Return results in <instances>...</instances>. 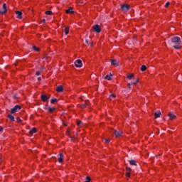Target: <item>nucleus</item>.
<instances>
[{
    "label": "nucleus",
    "instance_id": "22",
    "mask_svg": "<svg viewBox=\"0 0 182 182\" xmlns=\"http://www.w3.org/2000/svg\"><path fill=\"white\" fill-rule=\"evenodd\" d=\"M86 106H87V103L80 105L81 109H86Z\"/></svg>",
    "mask_w": 182,
    "mask_h": 182
},
{
    "label": "nucleus",
    "instance_id": "11",
    "mask_svg": "<svg viewBox=\"0 0 182 182\" xmlns=\"http://www.w3.org/2000/svg\"><path fill=\"white\" fill-rule=\"evenodd\" d=\"M16 14H17V18H18V19H22V13L19 11H16Z\"/></svg>",
    "mask_w": 182,
    "mask_h": 182
},
{
    "label": "nucleus",
    "instance_id": "34",
    "mask_svg": "<svg viewBox=\"0 0 182 182\" xmlns=\"http://www.w3.org/2000/svg\"><path fill=\"white\" fill-rule=\"evenodd\" d=\"M125 176H126L127 177H130V172H127L126 174H125Z\"/></svg>",
    "mask_w": 182,
    "mask_h": 182
},
{
    "label": "nucleus",
    "instance_id": "27",
    "mask_svg": "<svg viewBox=\"0 0 182 182\" xmlns=\"http://www.w3.org/2000/svg\"><path fill=\"white\" fill-rule=\"evenodd\" d=\"M105 79H107V80H112V77H110L109 75H106L105 77Z\"/></svg>",
    "mask_w": 182,
    "mask_h": 182
},
{
    "label": "nucleus",
    "instance_id": "50",
    "mask_svg": "<svg viewBox=\"0 0 182 182\" xmlns=\"http://www.w3.org/2000/svg\"><path fill=\"white\" fill-rule=\"evenodd\" d=\"M1 161H2V159H1V158H0V164H1Z\"/></svg>",
    "mask_w": 182,
    "mask_h": 182
},
{
    "label": "nucleus",
    "instance_id": "46",
    "mask_svg": "<svg viewBox=\"0 0 182 182\" xmlns=\"http://www.w3.org/2000/svg\"><path fill=\"white\" fill-rule=\"evenodd\" d=\"M85 43H89V40H86V41H85Z\"/></svg>",
    "mask_w": 182,
    "mask_h": 182
},
{
    "label": "nucleus",
    "instance_id": "18",
    "mask_svg": "<svg viewBox=\"0 0 182 182\" xmlns=\"http://www.w3.org/2000/svg\"><path fill=\"white\" fill-rule=\"evenodd\" d=\"M30 134H35L36 133V128H33L29 132Z\"/></svg>",
    "mask_w": 182,
    "mask_h": 182
},
{
    "label": "nucleus",
    "instance_id": "23",
    "mask_svg": "<svg viewBox=\"0 0 182 182\" xmlns=\"http://www.w3.org/2000/svg\"><path fill=\"white\" fill-rule=\"evenodd\" d=\"M53 110H55V107H48V112H50V113H52V112H53Z\"/></svg>",
    "mask_w": 182,
    "mask_h": 182
},
{
    "label": "nucleus",
    "instance_id": "49",
    "mask_svg": "<svg viewBox=\"0 0 182 182\" xmlns=\"http://www.w3.org/2000/svg\"><path fill=\"white\" fill-rule=\"evenodd\" d=\"M14 99H16V95H14Z\"/></svg>",
    "mask_w": 182,
    "mask_h": 182
},
{
    "label": "nucleus",
    "instance_id": "33",
    "mask_svg": "<svg viewBox=\"0 0 182 182\" xmlns=\"http://www.w3.org/2000/svg\"><path fill=\"white\" fill-rule=\"evenodd\" d=\"M133 85H136V83H139V80H136L134 82H132Z\"/></svg>",
    "mask_w": 182,
    "mask_h": 182
},
{
    "label": "nucleus",
    "instance_id": "25",
    "mask_svg": "<svg viewBox=\"0 0 182 182\" xmlns=\"http://www.w3.org/2000/svg\"><path fill=\"white\" fill-rule=\"evenodd\" d=\"M50 102L52 104L56 103V102H58V99H56V98L52 99L50 100Z\"/></svg>",
    "mask_w": 182,
    "mask_h": 182
},
{
    "label": "nucleus",
    "instance_id": "36",
    "mask_svg": "<svg viewBox=\"0 0 182 182\" xmlns=\"http://www.w3.org/2000/svg\"><path fill=\"white\" fill-rule=\"evenodd\" d=\"M126 170L127 171H132V168H130V167H127Z\"/></svg>",
    "mask_w": 182,
    "mask_h": 182
},
{
    "label": "nucleus",
    "instance_id": "26",
    "mask_svg": "<svg viewBox=\"0 0 182 182\" xmlns=\"http://www.w3.org/2000/svg\"><path fill=\"white\" fill-rule=\"evenodd\" d=\"M33 50H35L36 52H39V48H38L36 46H33Z\"/></svg>",
    "mask_w": 182,
    "mask_h": 182
},
{
    "label": "nucleus",
    "instance_id": "40",
    "mask_svg": "<svg viewBox=\"0 0 182 182\" xmlns=\"http://www.w3.org/2000/svg\"><path fill=\"white\" fill-rule=\"evenodd\" d=\"M2 132H4V128L1 127L0 128V133H2Z\"/></svg>",
    "mask_w": 182,
    "mask_h": 182
},
{
    "label": "nucleus",
    "instance_id": "29",
    "mask_svg": "<svg viewBox=\"0 0 182 182\" xmlns=\"http://www.w3.org/2000/svg\"><path fill=\"white\" fill-rule=\"evenodd\" d=\"M90 180H92V179L90 178V177L87 176V177H86V181H85V182H90Z\"/></svg>",
    "mask_w": 182,
    "mask_h": 182
},
{
    "label": "nucleus",
    "instance_id": "20",
    "mask_svg": "<svg viewBox=\"0 0 182 182\" xmlns=\"http://www.w3.org/2000/svg\"><path fill=\"white\" fill-rule=\"evenodd\" d=\"M127 79H129V80H131V79H133V77H134V74H129L127 76Z\"/></svg>",
    "mask_w": 182,
    "mask_h": 182
},
{
    "label": "nucleus",
    "instance_id": "13",
    "mask_svg": "<svg viewBox=\"0 0 182 182\" xmlns=\"http://www.w3.org/2000/svg\"><path fill=\"white\" fill-rule=\"evenodd\" d=\"M65 13L72 14H75V11H73V9L70 8V9L66 10Z\"/></svg>",
    "mask_w": 182,
    "mask_h": 182
},
{
    "label": "nucleus",
    "instance_id": "9",
    "mask_svg": "<svg viewBox=\"0 0 182 182\" xmlns=\"http://www.w3.org/2000/svg\"><path fill=\"white\" fill-rule=\"evenodd\" d=\"M111 65H112L113 66H119V62H117V60H111Z\"/></svg>",
    "mask_w": 182,
    "mask_h": 182
},
{
    "label": "nucleus",
    "instance_id": "37",
    "mask_svg": "<svg viewBox=\"0 0 182 182\" xmlns=\"http://www.w3.org/2000/svg\"><path fill=\"white\" fill-rule=\"evenodd\" d=\"M105 143H110V139H105Z\"/></svg>",
    "mask_w": 182,
    "mask_h": 182
},
{
    "label": "nucleus",
    "instance_id": "24",
    "mask_svg": "<svg viewBox=\"0 0 182 182\" xmlns=\"http://www.w3.org/2000/svg\"><path fill=\"white\" fill-rule=\"evenodd\" d=\"M52 14H53V12H52V11H46V15H52Z\"/></svg>",
    "mask_w": 182,
    "mask_h": 182
},
{
    "label": "nucleus",
    "instance_id": "45",
    "mask_svg": "<svg viewBox=\"0 0 182 182\" xmlns=\"http://www.w3.org/2000/svg\"><path fill=\"white\" fill-rule=\"evenodd\" d=\"M41 80V78L40 77H38V78H37V80Z\"/></svg>",
    "mask_w": 182,
    "mask_h": 182
},
{
    "label": "nucleus",
    "instance_id": "48",
    "mask_svg": "<svg viewBox=\"0 0 182 182\" xmlns=\"http://www.w3.org/2000/svg\"><path fill=\"white\" fill-rule=\"evenodd\" d=\"M129 89L131 90L132 89V86L129 85Z\"/></svg>",
    "mask_w": 182,
    "mask_h": 182
},
{
    "label": "nucleus",
    "instance_id": "4",
    "mask_svg": "<svg viewBox=\"0 0 182 182\" xmlns=\"http://www.w3.org/2000/svg\"><path fill=\"white\" fill-rule=\"evenodd\" d=\"M92 28L95 32H97V33H100V32H102V29L100 28V26H99V24L93 26Z\"/></svg>",
    "mask_w": 182,
    "mask_h": 182
},
{
    "label": "nucleus",
    "instance_id": "17",
    "mask_svg": "<svg viewBox=\"0 0 182 182\" xmlns=\"http://www.w3.org/2000/svg\"><path fill=\"white\" fill-rule=\"evenodd\" d=\"M129 164H131V166H137V164H136V161L134 160H129Z\"/></svg>",
    "mask_w": 182,
    "mask_h": 182
},
{
    "label": "nucleus",
    "instance_id": "30",
    "mask_svg": "<svg viewBox=\"0 0 182 182\" xmlns=\"http://www.w3.org/2000/svg\"><path fill=\"white\" fill-rule=\"evenodd\" d=\"M16 120H17V122H22V119H21V118L20 117H17L16 118Z\"/></svg>",
    "mask_w": 182,
    "mask_h": 182
},
{
    "label": "nucleus",
    "instance_id": "16",
    "mask_svg": "<svg viewBox=\"0 0 182 182\" xmlns=\"http://www.w3.org/2000/svg\"><path fill=\"white\" fill-rule=\"evenodd\" d=\"M154 115L156 117V119H157V118L160 117V116H161V112L160 111H159L157 112H155Z\"/></svg>",
    "mask_w": 182,
    "mask_h": 182
},
{
    "label": "nucleus",
    "instance_id": "10",
    "mask_svg": "<svg viewBox=\"0 0 182 182\" xmlns=\"http://www.w3.org/2000/svg\"><path fill=\"white\" fill-rule=\"evenodd\" d=\"M56 91L58 92V93L63 92V86L59 85L58 87H57Z\"/></svg>",
    "mask_w": 182,
    "mask_h": 182
},
{
    "label": "nucleus",
    "instance_id": "2",
    "mask_svg": "<svg viewBox=\"0 0 182 182\" xmlns=\"http://www.w3.org/2000/svg\"><path fill=\"white\" fill-rule=\"evenodd\" d=\"M22 107L20 105H16L14 108H11L10 110L11 114H14V113H17V112H19Z\"/></svg>",
    "mask_w": 182,
    "mask_h": 182
},
{
    "label": "nucleus",
    "instance_id": "41",
    "mask_svg": "<svg viewBox=\"0 0 182 182\" xmlns=\"http://www.w3.org/2000/svg\"><path fill=\"white\" fill-rule=\"evenodd\" d=\"M67 135H68V136H70V132L67 131Z\"/></svg>",
    "mask_w": 182,
    "mask_h": 182
},
{
    "label": "nucleus",
    "instance_id": "44",
    "mask_svg": "<svg viewBox=\"0 0 182 182\" xmlns=\"http://www.w3.org/2000/svg\"><path fill=\"white\" fill-rule=\"evenodd\" d=\"M71 140L73 141L75 140V137L71 136Z\"/></svg>",
    "mask_w": 182,
    "mask_h": 182
},
{
    "label": "nucleus",
    "instance_id": "3",
    "mask_svg": "<svg viewBox=\"0 0 182 182\" xmlns=\"http://www.w3.org/2000/svg\"><path fill=\"white\" fill-rule=\"evenodd\" d=\"M121 9L124 12H128V11L130 9V6H129V4H122L121 6Z\"/></svg>",
    "mask_w": 182,
    "mask_h": 182
},
{
    "label": "nucleus",
    "instance_id": "32",
    "mask_svg": "<svg viewBox=\"0 0 182 182\" xmlns=\"http://www.w3.org/2000/svg\"><path fill=\"white\" fill-rule=\"evenodd\" d=\"M170 6V2H167L165 5V8H168Z\"/></svg>",
    "mask_w": 182,
    "mask_h": 182
},
{
    "label": "nucleus",
    "instance_id": "19",
    "mask_svg": "<svg viewBox=\"0 0 182 182\" xmlns=\"http://www.w3.org/2000/svg\"><path fill=\"white\" fill-rule=\"evenodd\" d=\"M64 31H65V35H68V33H69V27L65 26Z\"/></svg>",
    "mask_w": 182,
    "mask_h": 182
},
{
    "label": "nucleus",
    "instance_id": "51",
    "mask_svg": "<svg viewBox=\"0 0 182 182\" xmlns=\"http://www.w3.org/2000/svg\"><path fill=\"white\" fill-rule=\"evenodd\" d=\"M90 45H91V46H93V43H91V44H90Z\"/></svg>",
    "mask_w": 182,
    "mask_h": 182
},
{
    "label": "nucleus",
    "instance_id": "14",
    "mask_svg": "<svg viewBox=\"0 0 182 182\" xmlns=\"http://www.w3.org/2000/svg\"><path fill=\"white\" fill-rule=\"evenodd\" d=\"M8 119L11 120V122H15V117H14L12 114H9L7 116Z\"/></svg>",
    "mask_w": 182,
    "mask_h": 182
},
{
    "label": "nucleus",
    "instance_id": "47",
    "mask_svg": "<svg viewBox=\"0 0 182 182\" xmlns=\"http://www.w3.org/2000/svg\"><path fill=\"white\" fill-rule=\"evenodd\" d=\"M43 69H45V68L41 67V70L42 71V70H43Z\"/></svg>",
    "mask_w": 182,
    "mask_h": 182
},
{
    "label": "nucleus",
    "instance_id": "35",
    "mask_svg": "<svg viewBox=\"0 0 182 182\" xmlns=\"http://www.w3.org/2000/svg\"><path fill=\"white\" fill-rule=\"evenodd\" d=\"M77 124L78 126H80V124H82V121H77Z\"/></svg>",
    "mask_w": 182,
    "mask_h": 182
},
{
    "label": "nucleus",
    "instance_id": "38",
    "mask_svg": "<svg viewBox=\"0 0 182 182\" xmlns=\"http://www.w3.org/2000/svg\"><path fill=\"white\" fill-rule=\"evenodd\" d=\"M110 97H114H114H116V95H114V94H111V95H110Z\"/></svg>",
    "mask_w": 182,
    "mask_h": 182
},
{
    "label": "nucleus",
    "instance_id": "52",
    "mask_svg": "<svg viewBox=\"0 0 182 182\" xmlns=\"http://www.w3.org/2000/svg\"><path fill=\"white\" fill-rule=\"evenodd\" d=\"M64 126H68V124H64Z\"/></svg>",
    "mask_w": 182,
    "mask_h": 182
},
{
    "label": "nucleus",
    "instance_id": "43",
    "mask_svg": "<svg viewBox=\"0 0 182 182\" xmlns=\"http://www.w3.org/2000/svg\"><path fill=\"white\" fill-rule=\"evenodd\" d=\"M132 85H134L133 82H129V83H128V85H129V86H132Z\"/></svg>",
    "mask_w": 182,
    "mask_h": 182
},
{
    "label": "nucleus",
    "instance_id": "5",
    "mask_svg": "<svg viewBox=\"0 0 182 182\" xmlns=\"http://www.w3.org/2000/svg\"><path fill=\"white\" fill-rule=\"evenodd\" d=\"M75 66L76 68H82V66H83V64L82 63V60H77L75 62Z\"/></svg>",
    "mask_w": 182,
    "mask_h": 182
},
{
    "label": "nucleus",
    "instance_id": "12",
    "mask_svg": "<svg viewBox=\"0 0 182 182\" xmlns=\"http://www.w3.org/2000/svg\"><path fill=\"white\" fill-rule=\"evenodd\" d=\"M63 161V154H59L58 162L62 163Z\"/></svg>",
    "mask_w": 182,
    "mask_h": 182
},
{
    "label": "nucleus",
    "instance_id": "31",
    "mask_svg": "<svg viewBox=\"0 0 182 182\" xmlns=\"http://www.w3.org/2000/svg\"><path fill=\"white\" fill-rule=\"evenodd\" d=\"M36 76H40L41 75V71H37L36 73Z\"/></svg>",
    "mask_w": 182,
    "mask_h": 182
},
{
    "label": "nucleus",
    "instance_id": "15",
    "mask_svg": "<svg viewBox=\"0 0 182 182\" xmlns=\"http://www.w3.org/2000/svg\"><path fill=\"white\" fill-rule=\"evenodd\" d=\"M3 9H4L3 14H6L8 9H6V4L5 3L3 4Z\"/></svg>",
    "mask_w": 182,
    "mask_h": 182
},
{
    "label": "nucleus",
    "instance_id": "39",
    "mask_svg": "<svg viewBox=\"0 0 182 182\" xmlns=\"http://www.w3.org/2000/svg\"><path fill=\"white\" fill-rule=\"evenodd\" d=\"M4 14H5V13H4V11L0 10V15H4Z\"/></svg>",
    "mask_w": 182,
    "mask_h": 182
},
{
    "label": "nucleus",
    "instance_id": "21",
    "mask_svg": "<svg viewBox=\"0 0 182 182\" xmlns=\"http://www.w3.org/2000/svg\"><path fill=\"white\" fill-rule=\"evenodd\" d=\"M146 69H147V67H146V65H142L141 67V72H144L146 70Z\"/></svg>",
    "mask_w": 182,
    "mask_h": 182
},
{
    "label": "nucleus",
    "instance_id": "42",
    "mask_svg": "<svg viewBox=\"0 0 182 182\" xmlns=\"http://www.w3.org/2000/svg\"><path fill=\"white\" fill-rule=\"evenodd\" d=\"M42 22H43V23H45V22H46V19L43 18V19L42 20Z\"/></svg>",
    "mask_w": 182,
    "mask_h": 182
},
{
    "label": "nucleus",
    "instance_id": "6",
    "mask_svg": "<svg viewBox=\"0 0 182 182\" xmlns=\"http://www.w3.org/2000/svg\"><path fill=\"white\" fill-rule=\"evenodd\" d=\"M168 116L170 120H174V119H176V114H174L173 112H169Z\"/></svg>",
    "mask_w": 182,
    "mask_h": 182
},
{
    "label": "nucleus",
    "instance_id": "8",
    "mask_svg": "<svg viewBox=\"0 0 182 182\" xmlns=\"http://www.w3.org/2000/svg\"><path fill=\"white\" fill-rule=\"evenodd\" d=\"M114 134L115 137H120V136H122V134H123V132L115 130L114 132Z\"/></svg>",
    "mask_w": 182,
    "mask_h": 182
},
{
    "label": "nucleus",
    "instance_id": "7",
    "mask_svg": "<svg viewBox=\"0 0 182 182\" xmlns=\"http://www.w3.org/2000/svg\"><path fill=\"white\" fill-rule=\"evenodd\" d=\"M41 99L43 102H48L49 100V97L45 95H41Z\"/></svg>",
    "mask_w": 182,
    "mask_h": 182
},
{
    "label": "nucleus",
    "instance_id": "28",
    "mask_svg": "<svg viewBox=\"0 0 182 182\" xmlns=\"http://www.w3.org/2000/svg\"><path fill=\"white\" fill-rule=\"evenodd\" d=\"M173 48L174 49H181V47L180 46V45H176L173 46Z\"/></svg>",
    "mask_w": 182,
    "mask_h": 182
},
{
    "label": "nucleus",
    "instance_id": "1",
    "mask_svg": "<svg viewBox=\"0 0 182 182\" xmlns=\"http://www.w3.org/2000/svg\"><path fill=\"white\" fill-rule=\"evenodd\" d=\"M172 43H174V45H181V38L180 37H173L171 38Z\"/></svg>",
    "mask_w": 182,
    "mask_h": 182
}]
</instances>
